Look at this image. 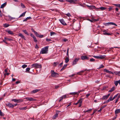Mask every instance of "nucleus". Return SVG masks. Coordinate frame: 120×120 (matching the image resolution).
<instances>
[{"label":"nucleus","instance_id":"nucleus-60","mask_svg":"<svg viewBox=\"0 0 120 120\" xmlns=\"http://www.w3.org/2000/svg\"><path fill=\"white\" fill-rule=\"evenodd\" d=\"M118 95V94H116V95H115V96H114L113 97V99L114 100L115 98H116V97H117V96Z\"/></svg>","mask_w":120,"mask_h":120},{"label":"nucleus","instance_id":"nucleus-4","mask_svg":"<svg viewBox=\"0 0 120 120\" xmlns=\"http://www.w3.org/2000/svg\"><path fill=\"white\" fill-rule=\"evenodd\" d=\"M95 58L97 59H102L105 58L106 56L105 55H99L98 56H93Z\"/></svg>","mask_w":120,"mask_h":120},{"label":"nucleus","instance_id":"nucleus-10","mask_svg":"<svg viewBox=\"0 0 120 120\" xmlns=\"http://www.w3.org/2000/svg\"><path fill=\"white\" fill-rule=\"evenodd\" d=\"M81 59L82 60H87L88 59V57L86 56H83L81 57Z\"/></svg>","mask_w":120,"mask_h":120},{"label":"nucleus","instance_id":"nucleus-43","mask_svg":"<svg viewBox=\"0 0 120 120\" xmlns=\"http://www.w3.org/2000/svg\"><path fill=\"white\" fill-rule=\"evenodd\" d=\"M23 100L22 99H17V103L22 102Z\"/></svg>","mask_w":120,"mask_h":120},{"label":"nucleus","instance_id":"nucleus-1","mask_svg":"<svg viewBox=\"0 0 120 120\" xmlns=\"http://www.w3.org/2000/svg\"><path fill=\"white\" fill-rule=\"evenodd\" d=\"M48 48L49 46H47L42 48L41 51L40 53L42 54L47 53L48 50Z\"/></svg>","mask_w":120,"mask_h":120},{"label":"nucleus","instance_id":"nucleus-17","mask_svg":"<svg viewBox=\"0 0 120 120\" xmlns=\"http://www.w3.org/2000/svg\"><path fill=\"white\" fill-rule=\"evenodd\" d=\"M67 64H66L64 65L62 68L60 70L61 71H62L64 70L66 68V67H67Z\"/></svg>","mask_w":120,"mask_h":120},{"label":"nucleus","instance_id":"nucleus-49","mask_svg":"<svg viewBox=\"0 0 120 120\" xmlns=\"http://www.w3.org/2000/svg\"><path fill=\"white\" fill-rule=\"evenodd\" d=\"M34 33L37 36L39 37V34L36 31Z\"/></svg>","mask_w":120,"mask_h":120},{"label":"nucleus","instance_id":"nucleus-38","mask_svg":"<svg viewBox=\"0 0 120 120\" xmlns=\"http://www.w3.org/2000/svg\"><path fill=\"white\" fill-rule=\"evenodd\" d=\"M56 34V33L55 32H51L50 33V35L51 36H52L53 35H54Z\"/></svg>","mask_w":120,"mask_h":120},{"label":"nucleus","instance_id":"nucleus-36","mask_svg":"<svg viewBox=\"0 0 120 120\" xmlns=\"http://www.w3.org/2000/svg\"><path fill=\"white\" fill-rule=\"evenodd\" d=\"M110 25H114L116 26H117V25L115 23L112 22H109Z\"/></svg>","mask_w":120,"mask_h":120},{"label":"nucleus","instance_id":"nucleus-54","mask_svg":"<svg viewBox=\"0 0 120 120\" xmlns=\"http://www.w3.org/2000/svg\"><path fill=\"white\" fill-rule=\"evenodd\" d=\"M46 40L47 41H51V40L50 39H48L47 38H46Z\"/></svg>","mask_w":120,"mask_h":120},{"label":"nucleus","instance_id":"nucleus-21","mask_svg":"<svg viewBox=\"0 0 120 120\" xmlns=\"http://www.w3.org/2000/svg\"><path fill=\"white\" fill-rule=\"evenodd\" d=\"M31 19V18L30 17H27L25 19L23 20V22H26L27 21V20H28V19Z\"/></svg>","mask_w":120,"mask_h":120},{"label":"nucleus","instance_id":"nucleus-44","mask_svg":"<svg viewBox=\"0 0 120 120\" xmlns=\"http://www.w3.org/2000/svg\"><path fill=\"white\" fill-rule=\"evenodd\" d=\"M104 67V66L102 64L101 65L99 68H98V69H100L102 68H103Z\"/></svg>","mask_w":120,"mask_h":120},{"label":"nucleus","instance_id":"nucleus-52","mask_svg":"<svg viewBox=\"0 0 120 120\" xmlns=\"http://www.w3.org/2000/svg\"><path fill=\"white\" fill-rule=\"evenodd\" d=\"M66 15L68 17H70V16H71V15L69 13H68V14H66Z\"/></svg>","mask_w":120,"mask_h":120},{"label":"nucleus","instance_id":"nucleus-59","mask_svg":"<svg viewBox=\"0 0 120 120\" xmlns=\"http://www.w3.org/2000/svg\"><path fill=\"white\" fill-rule=\"evenodd\" d=\"M30 70V68H27L26 69V71H29Z\"/></svg>","mask_w":120,"mask_h":120},{"label":"nucleus","instance_id":"nucleus-53","mask_svg":"<svg viewBox=\"0 0 120 120\" xmlns=\"http://www.w3.org/2000/svg\"><path fill=\"white\" fill-rule=\"evenodd\" d=\"M27 66V65L25 64H24L22 66V67L23 68H24Z\"/></svg>","mask_w":120,"mask_h":120},{"label":"nucleus","instance_id":"nucleus-20","mask_svg":"<svg viewBox=\"0 0 120 120\" xmlns=\"http://www.w3.org/2000/svg\"><path fill=\"white\" fill-rule=\"evenodd\" d=\"M103 34L104 35H111V34L110 33H107L105 32V31H103Z\"/></svg>","mask_w":120,"mask_h":120},{"label":"nucleus","instance_id":"nucleus-41","mask_svg":"<svg viewBox=\"0 0 120 120\" xmlns=\"http://www.w3.org/2000/svg\"><path fill=\"white\" fill-rule=\"evenodd\" d=\"M118 83L119 82H118V81H115V82L114 83V84L116 86H117Z\"/></svg>","mask_w":120,"mask_h":120},{"label":"nucleus","instance_id":"nucleus-51","mask_svg":"<svg viewBox=\"0 0 120 120\" xmlns=\"http://www.w3.org/2000/svg\"><path fill=\"white\" fill-rule=\"evenodd\" d=\"M80 101V99L78 100V102H77L76 103H75L74 104V105H77L78 103H79Z\"/></svg>","mask_w":120,"mask_h":120},{"label":"nucleus","instance_id":"nucleus-48","mask_svg":"<svg viewBox=\"0 0 120 120\" xmlns=\"http://www.w3.org/2000/svg\"><path fill=\"white\" fill-rule=\"evenodd\" d=\"M104 25L106 26H107L110 25L109 22L106 23H105L104 24Z\"/></svg>","mask_w":120,"mask_h":120},{"label":"nucleus","instance_id":"nucleus-34","mask_svg":"<svg viewBox=\"0 0 120 120\" xmlns=\"http://www.w3.org/2000/svg\"><path fill=\"white\" fill-rule=\"evenodd\" d=\"M9 26V24H4V26L5 27H7Z\"/></svg>","mask_w":120,"mask_h":120},{"label":"nucleus","instance_id":"nucleus-7","mask_svg":"<svg viewBox=\"0 0 120 120\" xmlns=\"http://www.w3.org/2000/svg\"><path fill=\"white\" fill-rule=\"evenodd\" d=\"M59 20L62 24L64 25H66L67 24L65 22L63 19H59Z\"/></svg>","mask_w":120,"mask_h":120},{"label":"nucleus","instance_id":"nucleus-18","mask_svg":"<svg viewBox=\"0 0 120 120\" xmlns=\"http://www.w3.org/2000/svg\"><path fill=\"white\" fill-rule=\"evenodd\" d=\"M106 8H105L103 7H101L99 8H97L96 9H100L101 11H103L104 10H105V9H106Z\"/></svg>","mask_w":120,"mask_h":120},{"label":"nucleus","instance_id":"nucleus-23","mask_svg":"<svg viewBox=\"0 0 120 120\" xmlns=\"http://www.w3.org/2000/svg\"><path fill=\"white\" fill-rule=\"evenodd\" d=\"M7 4V3L6 2H5L3 4H2L1 7H0V8H4V7H5L6 5Z\"/></svg>","mask_w":120,"mask_h":120},{"label":"nucleus","instance_id":"nucleus-31","mask_svg":"<svg viewBox=\"0 0 120 120\" xmlns=\"http://www.w3.org/2000/svg\"><path fill=\"white\" fill-rule=\"evenodd\" d=\"M108 87L107 86H105L103 87L102 89V90H107V89L108 88Z\"/></svg>","mask_w":120,"mask_h":120},{"label":"nucleus","instance_id":"nucleus-6","mask_svg":"<svg viewBox=\"0 0 120 120\" xmlns=\"http://www.w3.org/2000/svg\"><path fill=\"white\" fill-rule=\"evenodd\" d=\"M27 101H34L36 100L35 99L27 97L25 98Z\"/></svg>","mask_w":120,"mask_h":120},{"label":"nucleus","instance_id":"nucleus-2","mask_svg":"<svg viewBox=\"0 0 120 120\" xmlns=\"http://www.w3.org/2000/svg\"><path fill=\"white\" fill-rule=\"evenodd\" d=\"M51 76L54 78H56L58 77L59 76V74L55 72L54 70H52L51 71Z\"/></svg>","mask_w":120,"mask_h":120},{"label":"nucleus","instance_id":"nucleus-46","mask_svg":"<svg viewBox=\"0 0 120 120\" xmlns=\"http://www.w3.org/2000/svg\"><path fill=\"white\" fill-rule=\"evenodd\" d=\"M4 114L0 110V116H4Z\"/></svg>","mask_w":120,"mask_h":120},{"label":"nucleus","instance_id":"nucleus-58","mask_svg":"<svg viewBox=\"0 0 120 120\" xmlns=\"http://www.w3.org/2000/svg\"><path fill=\"white\" fill-rule=\"evenodd\" d=\"M84 91V90H81L79 91H78L77 92L78 94L79 95V94L82 91Z\"/></svg>","mask_w":120,"mask_h":120},{"label":"nucleus","instance_id":"nucleus-37","mask_svg":"<svg viewBox=\"0 0 120 120\" xmlns=\"http://www.w3.org/2000/svg\"><path fill=\"white\" fill-rule=\"evenodd\" d=\"M78 60H74L73 62V65H74L76 64L77 63V62Z\"/></svg>","mask_w":120,"mask_h":120},{"label":"nucleus","instance_id":"nucleus-8","mask_svg":"<svg viewBox=\"0 0 120 120\" xmlns=\"http://www.w3.org/2000/svg\"><path fill=\"white\" fill-rule=\"evenodd\" d=\"M40 90L39 89H36L34 90L31 92V93L32 94H34L39 91Z\"/></svg>","mask_w":120,"mask_h":120},{"label":"nucleus","instance_id":"nucleus-15","mask_svg":"<svg viewBox=\"0 0 120 120\" xmlns=\"http://www.w3.org/2000/svg\"><path fill=\"white\" fill-rule=\"evenodd\" d=\"M83 100V99L82 98H80V101H79V107H80L81 105H82V100Z\"/></svg>","mask_w":120,"mask_h":120},{"label":"nucleus","instance_id":"nucleus-42","mask_svg":"<svg viewBox=\"0 0 120 120\" xmlns=\"http://www.w3.org/2000/svg\"><path fill=\"white\" fill-rule=\"evenodd\" d=\"M33 38L34 42H37V41L35 37H34Z\"/></svg>","mask_w":120,"mask_h":120},{"label":"nucleus","instance_id":"nucleus-3","mask_svg":"<svg viewBox=\"0 0 120 120\" xmlns=\"http://www.w3.org/2000/svg\"><path fill=\"white\" fill-rule=\"evenodd\" d=\"M32 68H41L42 67L41 64H38L35 63L31 65Z\"/></svg>","mask_w":120,"mask_h":120},{"label":"nucleus","instance_id":"nucleus-27","mask_svg":"<svg viewBox=\"0 0 120 120\" xmlns=\"http://www.w3.org/2000/svg\"><path fill=\"white\" fill-rule=\"evenodd\" d=\"M104 71L108 73H109V74H110V72L111 71H110L109 70H107L106 69H104Z\"/></svg>","mask_w":120,"mask_h":120},{"label":"nucleus","instance_id":"nucleus-25","mask_svg":"<svg viewBox=\"0 0 120 120\" xmlns=\"http://www.w3.org/2000/svg\"><path fill=\"white\" fill-rule=\"evenodd\" d=\"M120 112V109H116L115 111V114H118Z\"/></svg>","mask_w":120,"mask_h":120},{"label":"nucleus","instance_id":"nucleus-16","mask_svg":"<svg viewBox=\"0 0 120 120\" xmlns=\"http://www.w3.org/2000/svg\"><path fill=\"white\" fill-rule=\"evenodd\" d=\"M96 8L94 6H90L89 7V9L91 10L95 9Z\"/></svg>","mask_w":120,"mask_h":120},{"label":"nucleus","instance_id":"nucleus-39","mask_svg":"<svg viewBox=\"0 0 120 120\" xmlns=\"http://www.w3.org/2000/svg\"><path fill=\"white\" fill-rule=\"evenodd\" d=\"M4 39L5 40H7L9 41H12V39H11V38H4Z\"/></svg>","mask_w":120,"mask_h":120},{"label":"nucleus","instance_id":"nucleus-62","mask_svg":"<svg viewBox=\"0 0 120 120\" xmlns=\"http://www.w3.org/2000/svg\"><path fill=\"white\" fill-rule=\"evenodd\" d=\"M60 99L59 101V102H60L63 99V98L62 97H61L60 98Z\"/></svg>","mask_w":120,"mask_h":120},{"label":"nucleus","instance_id":"nucleus-5","mask_svg":"<svg viewBox=\"0 0 120 120\" xmlns=\"http://www.w3.org/2000/svg\"><path fill=\"white\" fill-rule=\"evenodd\" d=\"M68 2L73 4H75L77 3L76 2L77 0H65Z\"/></svg>","mask_w":120,"mask_h":120},{"label":"nucleus","instance_id":"nucleus-9","mask_svg":"<svg viewBox=\"0 0 120 120\" xmlns=\"http://www.w3.org/2000/svg\"><path fill=\"white\" fill-rule=\"evenodd\" d=\"M6 105L10 108H13L14 107V105H13L10 103H8L6 104Z\"/></svg>","mask_w":120,"mask_h":120},{"label":"nucleus","instance_id":"nucleus-50","mask_svg":"<svg viewBox=\"0 0 120 120\" xmlns=\"http://www.w3.org/2000/svg\"><path fill=\"white\" fill-rule=\"evenodd\" d=\"M21 6L22 8H25V6L22 3L21 4Z\"/></svg>","mask_w":120,"mask_h":120},{"label":"nucleus","instance_id":"nucleus-13","mask_svg":"<svg viewBox=\"0 0 120 120\" xmlns=\"http://www.w3.org/2000/svg\"><path fill=\"white\" fill-rule=\"evenodd\" d=\"M6 31L10 34L13 35L14 34L12 31L10 30H6Z\"/></svg>","mask_w":120,"mask_h":120},{"label":"nucleus","instance_id":"nucleus-29","mask_svg":"<svg viewBox=\"0 0 120 120\" xmlns=\"http://www.w3.org/2000/svg\"><path fill=\"white\" fill-rule=\"evenodd\" d=\"M71 95H75V94H77V95H78L77 92H74L72 93H71L70 94Z\"/></svg>","mask_w":120,"mask_h":120},{"label":"nucleus","instance_id":"nucleus-32","mask_svg":"<svg viewBox=\"0 0 120 120\" xmlns=\"http://www.w3.org/2000/svg\"><path fill=\"white\" fill-rule=\"evenodd\" d=\"M22 31L26 34L27 35H29V34L27 32L26 30H23Z\"/></svg>","mask_w":120,"mask_h":120},{"label":"nucleus","instance_id":"nucleus-33","mask_svg":"<svg viewBox=\"0 0 120 120\" xmlns=\"http://www.w3.org/2000/svg\"><path fill=\"white\" fill-rule=\"evenodd\" d=\"M59 63V62H54L53 63V66H56Z\"/></svg>","mask_w":120,"mask_h":120},{"label":"nucleus","instance_id":"nucleus-55","mask_svg":"<svg viewBox=\"0 0 120 120\" xmlns=\"http://www.w3.org/2000/svg\"><path fill=\"white\" fill-rule=\"evenodd\" d=\"M69 48H68L67 49V56H68V57H69V56H68V51H69Z\"/></svg>","mask_w":120,"mask_h":120},{"label":"nucleus","instance_id":"nucleus-61","mask_svg":"<svg viewBox=\"0 0 120 120\" xmlns=\"http://www.w3.org/2000/svg\"><path fill=\"white\" fill-rule=\"evenodd\" d=\"M63 41H64V42H66L67 41H68V40L66 38H64V39H63Z\"/></svg>","mask_w":120,"mask_h":120},{"label":"nucleus","instance_id":"nucleus-63","mask_svg":"<svg viewBox=\"0 0 120 120\" xmlns=\"http://www.w3.org/2000/svg\"><path fill=\"white\" fill-rule=\"evenodd\" d=\"M66 96H67L66 95H64V96H62V97L63 98H63H66Z\"/></svg>","mask_w":120,"mask_h":120},{"label":"nucleus","instance_id":"nucleus-19","mask_svg":"<svg viewBox=\"0 0 120 120\" xmlns=\"http://www.w3.org/2000/svg\"><path fill=\"white\" fill-rule=\"evenodd\" d=\"M8 17L9 18V19L10 20H11L13 19H15L16 20H17L18 19V18H15L12 17L10 16H8Z\"/></svg>","mask_w":120,"mask_h":120},{"label":"nucleus","instance_id":"nucleus-11","mask_svg":"<svg viewBox=\"0 0 120 120\" xmlns=\"http://www.w3.org/2000/svg\"><path fill=\"white\" fill-rule=\"evenodd\" d=\"M88 20L89 21L91 22H94L95 21H98V19H92V20H91V19H88Z\"/></svg>","mask_w":120,"mask_h":120},{"label":"nucleus","instance_id":"nucleus-40","mask_svg":"<svg viewBox=\"0 0 120 120\" xmlns=\"http://www.w3.org/2000/svg\"><path fill=\"white\" fill-rule=\"evenodd\" d=\"M92 110V109H88V110H86V111H84V112H85V113H86V112H89V111H91Z\"/></svg>","mask_w":120,"mask_h":120},{"label":"nucleus","instance_id":"nucleus-45","mask_svg":"<svg viewBox=\"0 0 120 120\" xmlns=\"http://www.w3.org/2000/svg\"><path fill=\"white\" fill-rule=\"evenodd\" d=\"M26 107H24L20 108L19 109L21 110H26Z\"/></svg>","mask_w":120,"mask_h":120},{"label":"nucleus","instance_id":"nucleus-64","mask_svg":"<svg viewBox=\"0 0 120 120\" xmlns=\"http://www.w3.org/2000/svg\"><path fill=\"white\" fill-rule=\"evenodd\" d=\"M90 95V94H87L86 95V98H87Z\"/></svg>","mask_w":120,"mask_h":120},{"label":"nucleus","instance_id":"nucleus-28","mask_svg":"<svg viewBox=\"0 0 120 120\" xmlns=\"http://www.w3.org/2000/svg\"><path fill=\"white\" fill-rule=\"evenodd\" d=\"M86 70V69L82 71L79 72L77 73V74L79 75H81V73H83Z\"/></svg>","mask_w":120,"mask_h":120},{"label":"nucleus","instance_id":"nucleus-12","mask_svg":"<svg viewBox=\"0 0 120 120\" xmlns=\"http://www.w3.org/2000/svg\"><path fill=\"white\" fill-rule=\"evenodd\" d=\"M19 36L21 38H23L24 40H26L25 36L21 33H19Z\"/></svg>","mask_w":120,"mask_h":120},{"label":"nucleus","instance_id":"nucleus-35","mask_svg":"<svg viewBox=\"0 0 120 120\" xmlns=\"http://www.w3.org/2000/svg\"><path fill=\"white\" fill-rule=\"evenodd\" d=\"M113 5L116 6V7L120 8V4H113Z\"/></svg>","mask_w":120,"mask_h":120},{"label":"nucleus","instance_id":"nucleus-14","mask_svg":"<svg viewBox=\"0 0 120 120\" xmlns=\"http://www.w3.org/2000/svg\"><path fill=\"white\" fill-rule=\"evenodd\" d=\"M115 89V86L113 87L112 88H111L110 90H109L108 91L109 92H112V91H113Z\"/></svg>","mask_w":120,"mask_h":120},{"label":"nucleus","instance_id":"nucleus-56","mask_svg":"<svg viewBox=\"0 0 120 120\" xmlns=\"http://www.w3.org/2000/svg\"><path fill=\"white\" fill-rule=\"evenodd\" d=\"M109 8H108L109 9V11H110L111 9H112L113 8V7H109Z\"/></svg>","mask_w":120,"mask_h":120},{"label":"nucleus","instance_id":"nucleus-30","mask_svg":"<svg viewBox=\"0 0 120 120\" xmlns=\"http://www.w3.org/2000/svg\"><path fill=\"white\" fill-rule=\"evenodd\" d=\"M113 98H112V96H110L109 99H108V100L109 102L110 101H112L113 100Z\"/></svg>","mask_w":120,"mask_h":120},{"label":"nucleus","instance_id":"nucleus-47","mask_svg":"<svg viewBox=\"0 0 120 120\" xmlns=\"http://www.w3.org/2000/svg\"><path fill=\"white\" fill-rule=\"evenodd\" d=\"M12 101H13L17 103V99H13L12 100Z\"/></svg>","mask_w":120,"mask_h":120},{"label":"nucleus","instance_id":"nucleus-26","mask_svg":"<svg viewBox=\"0 0 120 120\" xmlns=\"http://www.w3.org/2000/svg\"><path fill=\"white\" fill-rule=\"evenodd\" d=\"M108 98L107 95L104 96L101 98L102 99L106 100Z\"/></svg>","mask_w":120,"mask_h":120},{"label":"nucleus","instance_id":"nucleus-24","mask_svg":"<svg viewBox=\"0 0 120 120\" xmlns=\"http://www.w3.org/2000/svg\"><path fill=\"white\" fill-rule=\"evenodd\" d=\"M26 12V11L24 12H23V13L21 14L19 16V17L18 18H19L21 17L22 16H25Z\"/></svg>","mask_w":120,"mask_h":120},{"label":"nucleus","instance_id":"nucleus-22","mask_svg":"<svg viewBox=\"0 0 120 120\" xmlns=\"http://www.w3.org/2000/svg\"><path fill=\"white\" fill-rule=\"evenodd\" d=\"M58 116V113L57 112H56L55 114L54 115L53 117V119H55Z\"/></svg>","mask_w":120,"mask_h":120},{"label":"nucleus","instance_id":"nucleus-57","mask_svg":"<svg viewBox=\"0 0 120 120\" xmlns=\"http://www.w3.org/2000/svg\"><path fill=\"white\" fill-rule=\"evenodd\" d=\"M107 106V105H105L102 106L101 108V109H102L104 107H105Z\"/></svg>","mask_w":120,"mask_h":120}]
</instances>
